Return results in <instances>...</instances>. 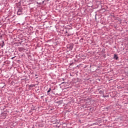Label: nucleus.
Masks as SVG:
<instances>
[{"label":"nucleus","mask_w":128,"mask_h":128,"mask_svg":"<svg viewBox=\"0 0 128 128\" xmlns=\"http://www.w3.org/2000/svg\"><path fill=\"white\" fill-rule=\"evenodd\" d=\"M24 14V10L22 8H18L17 11V14L18 16H20Z\"/></svg>","instance_id":"obj_1"},{"label":"nucleus","mask_w":128,"mask_h":128,"mask_svg":"<svg viewBox=\"0 0 128 128\" xmlns=\"http://www.w3.org/2000/svg\"><path fill=\"white\" fill-rule=\"evenodd\" d=\"M67 48L68 50H72V48H74V45L72 44H69L67 45Z\"/></svg>","instance_id":"obj_2"},{"label":"nucleus","mask_w":128,"mask_h":128,"mask_svg":"<svg viewBox=\"0 0 128 128\" xmlns=\"http://www.w3.org/2000/svg\"><path fill=\"white\" fill-rule=\"evenodd\" d=\"M50 92H52V88H49V89L47 91L48 96V94H50Z\"/></svg>","instance_id":"obj_3"},{"label":"nucleus","mask_w":128,"mask_h":128,"mask_svg":"<svg viewBox=\"0 0 128 128\" xmlns=\"http://www.w3.org/2000/svg\"><path fill=\"white\" fill-rule=\"evenodd\" d=\"M114 59L116 60H118V56L117 54H114Z\"/></svg>","instance_id":"obj_4"},{"label":"nucleus","mask_w":128,"mask_h":128,"mask_svg":"<svg viewBox=\"0 0 128 128\" xmlns=\"http://www.w3.org/2000/svg\"><path fill=\"white\" fill-rule=\"evenodd\" d=\"M18 50H19V52H22V51L24 50V48L22 47H20L18 48Z\"/></svg>","instance_id":"obj_5"},{"label":"nucleus","mask_w":128,"mask_h":128,"mask_svg":"<svg viewBox=\"0 0 128 128\" xmlns=\"http://www.w3.org/2000/svg\"><path fill=\"white\" fill-rule=\"evenodd\" d=\"M36 86V84H31L29 86V88H34Z\"/></svg>","instance_id":"obj_6"},{"label":"nucleus","mask_w":128,"mask_h":128,"mask_svg":"<svg viewBox=\"0 0 128 128\" xmlns=\"http://www.w3.org/2000/svg\"><path fill=\"white\" fill-rule=\"evenodd\" d=\"M3 42V44H2V48L4 46V42Z\"/></svg>","instance_id":"obj_7"},{"label":"nucleus","mask_w":128,"mask_h":128,"mask_svg":"<svg viewBox=\"0 0 128 128\" xmlns=\"http://www.w3.org/2000/svg\"><path fill=\"white\" fill-rule=\"evenodd\" d=\"M40 98H44V96H41Z\"/></svg>","instance_id":"obj_8"},{"label":"nucleus","mask_w":128,"mask_h":128,"mask_svg":"<svg viewBox=\"0 0 128 128\" xmlns=\"http://www.w3.org/2000/svg\"><path fill=\"white\" fill-rule=\"evenodd\" d=\"M12 58V60L14 59V56L13 57V58Z\"/></svg>","instance_id":"obj_9"},{"label":"nucleus","mask_w":128,"mask_h":128,"mask_svg":"<svg viewBox=\"0 0 128 128\" xmlns=\"http://www.w3.org/2000/svg\"><path fill=\"white\" fill-rule=\"evenodd\" d=\"M66 34H68V31H66Z\"/></svg>","instance_id":"obj_10"},{"label":"nucleus","mask_w":128,"mask_h":128,"mask_svg":"<svg viewBox=\"0 0 128 128\" xmlns=\"http://www.w3.org/2000/svg\"><path fill=\"white\" fill-rule=\"evenodd\" d=\"M38 76V74H36V75H35V76Z\"/></svg>","instance_id":"obj_11"},{"label":"nucleus","mask_w":128,"mask_h":128,"mask_svg":"<svg viewBox=\"0 0 128 128\" xmlns=\"http://www.w3.org/2000/svg\"><path fill=\"white\" fill-rule=\"evenodd\" d=\"M62 84H64V82H62Z\"/></svg>","instance_id":"obj_12"},{"label":"nucleus","mask_w":128,"mask_h":128,"mask_svg":"<svg viewBox=\"0 0 128 128\" xmlns=\"http://www.w3.org/2000/svg\"><path fill=\"white\" fill-rule=\"evenodd\" d=\"M103 98H106V96H103Z\"/></svg>","instance_id":"obj_13"},{"label":"nucleus","mask_w":128,"mask_h":128,"mask_svg":"<svg viewBox=\"0 0 128 128\" xmlns=\"http://www.w3.org/2000/svg\"><path fill=\"white\" fill-rule=\"evenodd\" d=\"M38 77H36V78H38Z\"/></svg>","instance_id":"obj_14"}]
</instances>
